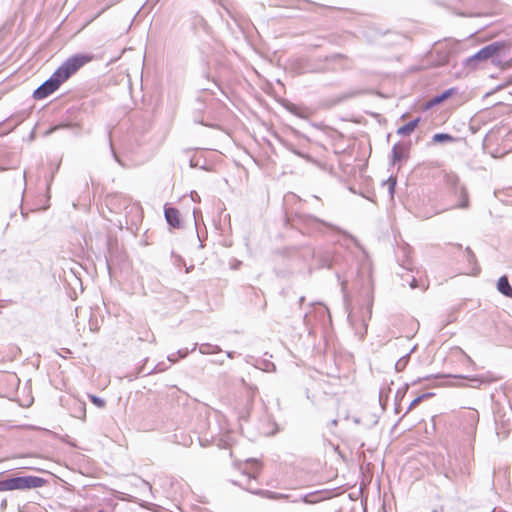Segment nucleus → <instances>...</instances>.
Returning a JSON list of instances; mask_svg holds the SVG:
<instances>
[{"mask_svg":"<svg viewBox=\"0 0 512 512\" xmlns=\"http://www.w3.org/2000/svg\"><path fill=\"white\" fill-rule=\"evenodd\" d=\"M92 59L85 54H75L65 60L53 74L33 92V98L42 100L55 92L60 85Z\"/></svg>","mask_w":512,"mask_h":512,"instance_id":"nucleus-1","label":"nucleus"},{"mask_svg":"<svg viewBox=\"0 0 512 512\" xmlns=\"http://www.w3.org/2000/svg\"><path fill=\"white\" fill-rule=\"evenodd\" d=\"M293 225L302 230L303 233L307 234L323 233L324 228H329L343 235L345 239L352 241L356 246H359L358 240L353 235L349 234L347 231L341 229L340 227L326 222L311 214L296 212L293 219Z\"/></svg>","mask_w":512,"mask_h":512,"instance_id":"nucleus-2","label":"nucleus"},{"mask_svg":"<svg viewBox=\"0 0 512 512\" xmlns=\"http://www.w3.org/2000/svg\"><path fill=\"white\" fill-rule=\"evenodd\" d=\"M245 465L246 466L243 470L245 482H235V484L243 487L244 489L251 493L260 495L268 499L279 500L288 498V495L286 494L276 493L269 490H254L251 487L250 483L252 479H256L260 470V464L257 460L251 459L247 460Z\"/></svg>","mask_w":512,"mask_h":512,"instance_id":"nucleus-3","label":"nucleus"},{"mask_svg":"<svg viewBox=\"0 0 512 512\" xmlns=\"http://www.w3.org/2000/svg\"><path fill=\"white\" fill-rule=\"evenodd\" d=\"M505 48V43L503 41H494L480 50H478L473 55L469 56L465 59L464 65L466 67L475 69L479 63L484 62L488 59H491L493 64L500 63L499 54Z\"/></svg>","mask_w":512,"mask_h":512,"instance_id":"nucleus-4","label":"nucleus"},{"mask_svg":"<svg viewBox=\"0 0 512 512\" xmlns=\"http://www.w3.org/2000/svg\"><path fill=\"white\" fill-rule=\"evenodd\" d=\"M44 484V480L35 476H22L6 479L0 482L1 490H24L31 488H38Z\"/></svg>","mask_w":512,"mask_h":512,"instance_id":"nucleus-5","label":"nucleus"},{"mask_svg":"<svg viewBox=\"0 0 512 512\" xmlns=\"http://www.w3.org/2000/svg\"><path fill=\"white\" fill-rule=\"evenodd\" d=\"M372 315V303L368 302L366 308H362L359 313L351 312L348 314V320L355 329L356 334L363 338L367 333L368 321Z\"/></svg>","mask_w":512,"mask_h":512,"instance_id":"nucleus-6","label":"nucleus"},{"mask_svg":"<svg viewBox=\"0 0 512 512\" xmlns=\"http://www.w3.org/2000/svg\"><path fill=\"white\" fill-rule=\"evenodd\" d=\"M457 92H458V89L456 87H451L449 89L444 90L443 92L435 95L428 101L427 108H431L433 106L441 104L442 102H444L451 96L457 94Z\"/></svg>","mask_w":512,"mask_h":512,"instance_id":"nucleus-7","label":"nucleus"},{"mask_svg":"<svg viewBox=\"0 0 512 512\" xmlns=\"http://www.w3.org/2000/svg\"><path fill=\"white\" fill-rule=\"evenodd\" d=\"M408 151L409 145L403 143L394 144L391 151L392 163L394 164L401 161L402 159L407 158Z\"/></svg>","mask_w":512,"mask_h":512,"instance_id":"nucleus-8","label":"nucleus"},{"mask_svg":"<svg viewBox=\"0 0 512 512\" xmlns=\"http://www.w3.org/2000/svg\"><path fill=\"white\" fill-rule=\"evenodd\" d=\"M259 426L261 427L260 433L265 436H270L276 433L277 425L272 418H258Z\"/></svg>","mask_w":512,"mask_h":512,"instance_id":"nucleus-9","label":"nucleus"},{"mask_svg":"<svg viewBox=\"0 0 512 512\" xmlns=\"http://www.w3.org/2000/svg\"><path fill=\"white\" fill-rule=\"evenodd\" d=\"M164 216L167 223L173 228L180 227L179 211L174 207H165Z\"/></svg>","mask_w":512,"mask_h":512,"instance_id":"nucleus-10","label":"nucleus"},{"mask_svg":"<svg viewBox=\"0 0 512 512\" xmlns=\"http://www.w3.org/2000/svg\"><path fill=\"white\" fill-rule=\"evenodd\" d=\"M496 286L499 293L505 297L512 298V286L510 285L506 275L499 277Z\"/></svg>","mask_w":512,"mask_h":512,"instance_id":"nucleus-11","label":"nucleus"},{"mask_svg":"<svg viewBox=\"0 0 512 512\" xmlns=\"http://www.w3.org/2000/svg\"><path fill=\"white\" fill-rule=\"evenodd\" d=\"M419 122H420V117H417V118L407 122L406 124H404L403 126H401L397 129V134L400 136L410 135L415 130V128L418 126Z\"/></svg>","mask_w":512,"mask_h":512,"instance_id":"nucleus-12","label":"nucleus"},{"mask_svg":"<svg viewBox=\"0 0 512 512\" xmlns=\"http://www.w3.org/2000/svg\"><path fill=\"white\" fill-rule=\"evenodd\" d=\"M199 352L203 355L206 354H213V353H220L222 349L218 345H213L210 343H202L198 347Z\"/></svg>","mask_w":512,"mask_h":512,"instance_id":"nucleus-13","label":"nucleus"},{"mask_svg":"<svg viewBox=\"0 0 512 512\" xmlns=\"http://www.w3.org/2000/svg\"><path fill=\"white\" fill-rule=\"evenodd\" d=\"M510 422V419L499 418V420L495 421V428L498 436L506 437L508 435V431L505 430L506 426Z\"/></svg>","mask_w":512,"mask_h":512,"instance_id":"nucleus-14","label":"nucleus"},{"mask_svg":"<svg viewBox=\"0 0 512 512\" xmlns=\"http://www.w3.org/2000/svg\"><path fill=\"white\" fill-rule=\"evenodd\" d=\"M416 349V346H414L410 352H408L407 354H405L404 356H402L401 358L398 359V361L395 363V369L397 371H402L405 369V367L407 366L408 364V361H409V358H410V355L412 352H414V350Z\"/></svg>","mask_w":512,"mask_h":512,"instance_id":"nucleus-15","label":"nucleus"},{"mask_svg":"<svg viewBox=\"0 0 512 512\" xmlns=\"http://www.w3.org/2000/svg\"><path fill=\"white\" fill-rule=\"evenodd\" d=\"M455 138L448 133H436L432 137V141L434 143H445V142H453Z\"/></svg>","mask_w":512,"mask_h":512,"instance_id":"nucleus-16","label":"nucleus"},{"mask_svg":"<svg viewBox=\"0 0 512 512\" xmlns=\"http://www.w3.org/2000/svg\"><path fill=\"white\" fill-rule=\"evenodd\" d=\"M432 396H434V393H432V392H426V393L420 394V395H418L417 397H415V398L410 402V404L408 405V408H407V410H406V412H405V414H404L403 416H405V415L408 413V411H409L412 407H414V406L418 405L422 400H424V399H426V398H430V397H432Z\"/></svg>","mask_w":512,"mask_h":512,"instance_id":"nucleus-17","label":"nucleus"},{"mask_svg":"<svg viewBox=\"0 0 512 512\" xmlns=\"http://www.w3.org/2000/svg\"><path fill=\"white\" fill-rule=\"evenodd\" d=\"M461 201L458 205L459 208H467L469 206L468 194L465 187H460Z\"/></svg>","mask_w":512,"mask_h":512,"instance_id":"nucleus-18","label":"nucleus"},{"mask_svg":"<svg viewBox=\"0 0 512 512\" xmlns=\"http://www.w3.org/2000/svg\"><path fill=\"white\" fill-rule=\"evenodd\" d=\"M88 397L94 406H96L97 408H104L105 400L103 398L91 394H89Z\"/></svg>","mask_w":512,"mask_h":512,"instance_id":"nucleus-19","label":"nucleus"},{"mask_svg":"<svg viewBox=\"0 0 512 512\" xmlns=\"http://www.w3.org/2000/svg\"><path fill=\"white\" fill-rule=\"evenodd\" d=\"M198 347V344L197 343H194L191 350H189L188 348H184V349H179L176 354L178 356V358H181V359H184L188 356V354L190 352H194Z\"/></svg>","mask_w":512,"mask_h":512,"instance_id":"nucleus-20","label":"nucleus"},{"mask_svg":"<svg viewBox=\"0 0 512 512\" xmlns=\"http://www.w3.org/2000/svg\"><path fill=\"white\" fill-rule=\"evenodd\" d=\"M108 140H109V147H110V150H111V154L113 156V158L115 159V161L121 165L122 167H124V163L122 162V160L118 157L114 147H113V143H112V139H111V133L109 132L108 133Z\"/></svg>","mask_w":512,"mask_h":512,"instance_id":"nucleus-21","label":"nucleus"},{"mask_svg":"<svg viewBox=\"0 0 512 512\" xmlns=\"http://www.w3.org/2000/svg\"><path fill=\"white\" fill-rule=\"evenodd\" d=\"M165 368L164 367H161L160 364H157L156 366H154L153 369H151L150 371L148 372H144V369L143 367H141L138 371V374H144V375H151L153 373H157V372H161V371H164Z\"/></svg>","mask_w":512,"mask_h":512,"instance_id":"nucleus-22","label":"nucleus"},{"mask_svg":"<svg viewBox=\"0 0 512 512\" xmlns=\"http://www.w3.org/2000/svg\"><path fill=\"white\" fill-rule=\"evenodd\" d=\"M223 442L224 446H230L234 441V433H227V435H223V438L220 439Z\"/></svg>","mask_w":512,"mask_h":512,"instance_id":"nucleus-23","label":"nucleus"},{"mask_svg":"<svg viewBox=\"0 0 512 512\" xmlns=\"http://www.w3.org/2000/svg\"><path fill=\"white\" fill-rule=\"evenodd\" d=\"M387 183H388V192L391 196H393V194L395 192V187H396V179L393 177H389L387 180Z\"/></svg>","mask_w":512,"mask_h":512,"instance_id":"nucleus-24","label":"nucleus"},{"mask_svg":"<svg viewBox=\"0 0 512 512\" xmlns=\"http://www.w3.org/2000/svg\"><path fill=\"white\" fill-rule=\"evenodd\" d=\"M465 378L471 382V384H470L471 387H478L479 385H481L483 383V380L478 376H474V377H470V378L465 377Z\"/></svg>","mask_w":512,"mask_h":512,"instance_id":"nucleus-25","label":"nucleus"},{"mask_svg":"<svg viewBox=\"0 0 512 512\" xmlns=\"http://www.w3.org/2000/svg\"><path fill=\"white\" fill-rule=\"evenodd\" d=\"M69 126H70L69 124H63V125H56V126H53V127H51V128L48 130L47 134H50V133H52V132H54V131H56V130H58V129H60V128H65V127H69Z\"/></svg>","mask_w":512,"mask_h":512,"instance_id":"nucleus-26","label":"nucleus"},{"mask_svg":"<svg viewBox=\"0 0 512 512\" xmlns=\"http://www.w3.org/2000/svg\"><path fill=\"white\" fill-rule=\"evenodd\" d=\"M407 283H409V286L412 289H414V288H416L418 286L417 279L414 276L411 277V280H407Z\"/></svg>","mask_w":512,"mask_h":512,"instance_id":"nucleus-27","label":"nucleus"},{"mask_svg":"<svg viewBox=\"0 0 512 512\" xmlns=\"http://www.w3.org/2000/svg\"><path fill=\"white\" fill-rule=\"evenodd\" d=\"M466 253H467V258H468L469 262H471L472 260L475 259V255L469 247L466 248Z\"/></svg>","mask_w":512,"mask_h":512,"instance_id":"nucleus-28","label":"nucleus"},{"mask_svg":"<svg viewBox=\"0 0 512 512\" xmlns=\"http://www.w3.org/2000/svg\"><path fill=\"white\" fill-rule=\"evenodd\" d=\"M77 407L79 411L83 412L84 414L86 413V404L84 402H78Z\"/></svg>","mask_w":512,"mask_h":512,"instance_id":"nucleus-29","label":"nucleus"},{"mask_svg":"<svg viewBox=\"0 0 512 512\" xmlns=\"http://www.w3.org/2000/svg\"><path fill=\"white\" fill-rule=\"evenodd\" d=\"M176 355H177L176 353H175V354H169V355L167 356V360H168L169 362H171V363H175V362H177V360H178V359H177Z\"/></svg>","mask_w":512,"mask_h":512,"instance_id":"nucleus-30","label":"nucleus"},{"mask_svg":"<svg viewBox=\"0 0 512 512\" xmlns=\"http://www.w3.org/2000/svg\"><path fill=\"white\" fill-rule=\"evenodd\" d=\"M191 198L194 202L200 201V196L196 192H192Z\"/></svg>","mask_w":512,"mask_h":512,"instance_id":"nucleus-31","label":"nucleus"},{"mask_svg":"<svg viewBox=\"0 0 512 512\" xmlns=\"http://www.w3.org/2000/svg\"><path fill=\"white\" fill-rule=\"evenodd\" d=\"M197 213H200V211L194 209L193 210V216H194V219H195V225L197 226Z\"/></svg>","mask_w":512,"mask_h":512,"instance_id":"nucleus-32","label":"nucleus"},{"mask_svg":"<svg viewBox=\"0 0 512 512\" xmlns=\"http://www.w3.org/2000/svg\"><path fill=\"white\" fill-rule=\"evenodd\" d=\"M270 367H271V368H273V369H275V365H274L273 363H271V362H269V363H267V364H266V368H265V369H266L267 371H269V370H270Z\"/></svg>","mask_w":512,"mask_h":512,"instance_id":"nucleus-33","label":"nucleus"},{"mask_svg":"<svg viewBox=\"0 0 512 512\" xmlns=\"http://www.w3.org/2000/svg\"><path fill=\"white\" fill-rule=\"evenodd\" d=\"M234 354H235V352H233V351H227L226 352V355H227L228 358H233Z\"/></svg>","mask_w":512,"mask_h":512,"instance_id":"nucleus-34","label":"nucleus"},{"mask_svg":"<svg viewBox=\"0 0 512 512\" xmlns=\"http://www.w3.org/2000/svg\"><path fill=\"white\" fill-rule=\"evenodd\" d=\"M303 501H304V502H307V503H313V502H315L314 500H310V499H308V496H305V497L303 498Z\"/></svg>","mask_w":512,"mask_h":512,"instance_id":"nucleus-35","label":"nucleus"},{"mask_svg":"<svg viewBox=\"0 0 512 512\" xmlns=\"http://www.w3.org/2000/svg\"><path fill=\"white\" fill-rule=\"evenodd\" d=\"M394 411L395 413H400L399 407L396 405V403L394 404Z\"/></svg>","mask_w":512,"mask_h":512,"instance_id":"nucleus-36","label":"nucleus"},{"mask_svg":"<svg viewBox=\"0 0 512 512\" xmlns=\"http://www.w3.org/2000/svg\"><path fill=\"white\" fill-rule=\"evenodd\" d=\"M213 362H214V363H217V364H219V365H222V364L224 363V361H223V360H221V359H218L217 361H213Z\"/></svg>","mask_w":512,"mask_h":512,"instance_id":"nucleus-37","label":"nucleus"},{"mask_svg":"<svg viewBox=\"0 0 512 512\" xmlns=\"http://www.w3.org/2000/svg\"><path fill=\"white\" fill-rule=\"evenodd\" d=\"M379 402H380V405L384 408V404L382 402V395L381 394L379 395Z\"/></svg>","mask_w":512,"mask_h":512,"instance_id":"nucleus-38","label":"nucleus"},{"mask_svg":"<svg viewBox=\"0 0 512 512\" xmlns=\"http://www.w3.org/2000/svg\"><path fill=\"white\" fill-rule=\"evenodd\" d=\"M291 112L295 115H299L298 112L296 111V107H294L293 109H291Z\"/></svg>","mask_w":512,"mask_h":512,"instance_id":"nucleus-39","label":"nucleus"},{"mask_svg":"<svg viewBox=\"0 0 512 512\" xmlns=\"http://www.w3.org/2000/svg\"><path fill=\"white\" fill-rule=\"evenodd\" d=\"M458 178L456 176L453 177V184H457L458 183Z\"/></svg>","mask_w":512,"mask_h":512,"instance_id":"nucleus-40","label":"nucleus"},{"mask_svg":"<svg viewBox=\"0 0 512 512\" xmlns=\"http://www.w3.org/2000/svg\"><path fill=\"white\" fill-rule=\"evenodd\" d=\"M225 422H226V418H222V423H220L221 428H223V425Z\"/></svg>","mask_w":512,"mask_h":512,"instance_id":"nucleus-41","label":"nucleus"},{"mask_svg":"<svg viewBox=\"0 0 512 512\" xmlns=\"http://www.w3.org/2000/svg\"><path fill=\"white\" fill-rule=\"evenodd\" d=\"M195 122H197V123H199V124H203V122H202V121L197 120V119H195Z\"/></svg>","mask_w":512,"mask_h":512,"instance_id":"nucleus-42","label":"nucleus"},{"mask_svg":"<svg viewBox=\"0 0 512 512\" xmlns=\"http://www.w3.org/2000/svg\"><path fill=\"white\" fill-rule=\"evenodd\" d=\"M341 286H342V289H344V287H345V282H342V283H341Z\"/></svg>","mask_w":512,"mask_h":512,"instance_id":"nucleus-43","label":"nucleus"},{"mask_svg":"<svg viewBox=\"0 0 512 512\" xmlns=\"http://www.w3.org/2000/svg\"><path fill=\"white\" fill-rule=\"evenodd\" d=\"M332 424H333V425H337V421H336V420H333V421H332Z\"/></svg>","mask_w":512,"mask_h":512,"instance_id":"nucleus-44","label":"nucleus"},{"mask_svg":"<svg viewBox=\"0 0 512 512\" xmlns=\"http://www.w3.org/2000/svg\"><path fill=\"white\" fill-rule=\"evenodd\" d=\"M304 301V297H301L300 298V303H302Z\"/></svg>","mask_w":512,"mask_h":512,"instance_id":"nucleus-45","label":"nucleus"},{"mask_svg":"<svg viewBox=\"0 0 512 512\" xmlns=\"http://www.w3.org/2000/svg\"><path fill=\"white\" fill-rule=\"evenodd\" d=\"M509 65H512V58H511V59H510V61H509Z\"/></svg>","mask_w":512,"mask_h":512,"instance_id":"nucleus-46","label":"nucleus"}]
</instances>
